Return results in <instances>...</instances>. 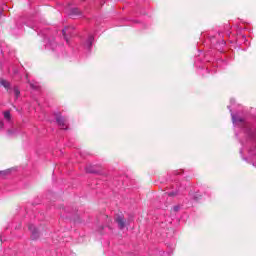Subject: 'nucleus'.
<instances>
[{"label":"nucleus","instance_id":"14","mask_svg":"<svg viewBox=\"0 0 256 256\" xmlns=\"http://www.w3.org/2000/svg\"><path fill=\"white\" fill-rule=\"evenodd\" d=\"M174 210L175 211H179V207H174Z\"/></svg>","mask_w":256,"mask_h":256},{"label":"nucleus","instance_id":"12","mask_svg":"<svg viewBox=\"0 0 256 256\" xmlns=\"http://www.w3.org/2000/svg\"><path fill=\"white\" fill-rule=\"evenodd\" d=\"M0 173H1V175H7V173H9V171H1Z\"/></svg>","mask_w":256,"mask_h":256},{"label":"nucleus","instance_id":"2","mask_svg":"<svg viewBox=\"0 0 256 256\" xmlns=\"http://www.w3.org/2000/svg\"><path fill=\"white\" fill-rule=\"evenodd\" d=\"M28 229L32 233V235H31L32 239H39L41 232H39V229H37V227H35V225L29 224Z\"/></svg>","mask_w":256,"mask_h":256},{"label":"nucleus","instance_id":"1","mask_svg":"<svg viewBox=\"0 0 256 256\" xmlns=\"http://www.w3.org/2000/svg\"><path fill=\"white\" fill-rule=\"evenodd\" d=\"M114 221L118 224L119 229L123 230L125 229V226L127 225V221L125 220V216L122 212H119L115 215Z\"/></svg>","mask_w":256,"mask_h":256},{"label":"nucleus","instance_id":"10","mask_svg":"<svg viewBox=\"0 0 256 256\" xmlns=\"http://www.w3.org/2000/svg\"><path fill=\"white\" fill-rule=\"evenodd\" d=\"M4 118L5 119H11V112L10 111L4 112Z\"/></svg>","mask_w":256,"mask_h":256},{"label":"nucleus","instance_id":"5","mask_svg":"<svg viewBox=\"0 0 256 256\" xmlns=\"http://www.w3.org/2000/svg\"><path fill=\"white\" fill-rule=\"evenodd\" d=\"M69 15H70V17H77V16L81 15V12H80L79 8H73L70 10Z\"/></svg>","mask_w":256,"mask_h":256},{"label":"nucleus","instance_id":"4","mask_svg":"<svg viewBox=\"0 0 256 256\" xmlns=\"http://www.w3.org/2000/svg\"><path fill=\"white\" fill-rule=\"evenodd\" d=\"M86 172H87V173H94V174H97V173H99V170H97V166L88 165V166L86 167Z\"/></svg>","mask_w":256,"mask_h":256},{"label":"nucleus","instance_id":"8","mask_svg":"<svg viewBox=\"0 0 256 256\" xmlns=\"http://www.w3.org/2000/svg\"><path fill=\"white\" fill-rule=\"evenodd\" d=\"M13 91H14V94H15V96H16V99H18L19 96L21 95V91L19 90V87L15 86V87L13 88Z\"/></svg>","mask_w":256,"mask_h":256},{"label":"nucleus","instance_id":"11","mask_svg":"<svg viewBox=\"0 0 256 256\" xmlns=\"http://www.w3.org/2000/svg\"><path fill=\"white\" fill-rule=\"evenodd\" d=\"M168 195H169V197H175V195H177V194H176V193L171 192V193H169Z\"/></svg>","mask_w":256,"mask_h":256},{"label":"nucleus","instance_id":"9","mask_svg":"<svg viewBox=\"0 0 256 256\" xmlns=\"http://www.w3.org/2000/svg\"><path fill=\"white\" fill-rule=\"evenodd\" d=\"M62 33H63V37L65 38L67 43H69V38H67V33H69V27L62 30Z\"/></svg>","mask_w":256,"mask_h":256},{"label":"nucleus","instance_id":"3","mask_svg":"<svg viewBox=\"0 0 256 256\" xmlns=\"http://www.w3.org/2000/svg\"><path fill=\"white\" fill-rule=\"evenodd\" d=\"M56 121L61 129H67V120L63 116H57Z\"/></svg>","mask_w":256,"mask_h":256},{"label":"nucleus","instance_id":"7","mask_svg":"<svg viewBox=\"0 0 256 256\" xmlns=\"http://www.w3.org/2000/svg\"><path fill=\"white\" fill-rule=\"evenodd\" d=\"M93 41H95V37L89 36V37H88V41H87V43H88V49H91V47H93Z\"/></svg>","mask_w":256,"mask_h":256},{"label":"nucleus","instance_id":"6","mask_svg":"<svg viewBox=\"0 0 256 256\" xmlns=\"http://www.w3.org/2000/svg\"><path fill=\"white\" fill-rule=\"evenodd\" d=\"M0 84L2 85L3 88L7 89V91L9 92V87H11V83H9V81L5 79H1Z\"/></svg>","mask_w":256,"mask_h":256},{"label":"nucleus","instance_id":"13","mask_svg":"<svg viewBox=\"0 0 256 256\" xmlns=\"http://www.w3.org/2000/svg\"><path fill=\"white\" fill-rule=\"evenodd\" d=\"M3 127H4L3 121H0V129H3Z\"/></svg>","mask_w":256,"mask_h":256},{"label":"nucleus","instance_id":"15","mask_svg":"<svg viewBox=\"0 0 256 256\" xmlns=\"http://www.w3.org/2000/svg\"><path fill=\"white\" fill-rule=\"evenodd\" d=\"M31 87H34L33 84H31Z\"/></svg>","mask_w":256,"mask_h":256}]
</instances>
